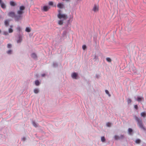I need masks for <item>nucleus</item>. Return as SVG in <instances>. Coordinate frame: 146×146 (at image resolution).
I'll list each match as a JSON object with an SVG mask.
<instances>
[{
    "instance_id": "obj_1",
    "label": "nucleus",
    "mask_w": 146,
    "mask_h": 146,
    "mask_svg": "<svg viewBox=\"0 0 146 146\" xmlns=\"http://www.w3.org/2000/svg\"><path fill=\"white\" fill-rule=\"evenodd\" d=\"M25 7L24 6H20L19 9L17 11V15H15V13L13 11L9 12L8 15L9 17L12 18L14 17L15 20L16 21H18L22 19V15L24 13L23 11L25 9Z\"/></svg>"
},
{
    "instance_id": "obj_2",
    "label": "nucleus",
    "mask_w": 146,
    "mask_h": 146,
    "mask_svg": "<svg viewBox=\"0 0 146 146\" xmlns=\"http://www.w3.org/2000/svg\"><path fill=\"white\" fill-rule=\"evenodd\" d=\"M61 11H58L57 17L59 19L58 21V23L60 25H62L68 18L67 15L61 13Z\"/></svg>"
},
{
    "instance_id": "obj_3",
    "label": "nucleus",
    "mask_w": 146,
    "mask_h": 146,
    "mask_svg": "<svg viewBox=\"0 0 146 146\" xmlns=\"http://www.w3.org/2000/svg\"><path fill=\"white\" fill-rule=\"evenodd\" d=\"M134 118L135 120L137 122V125L139 128L142 129L144 130H145V129L143 126V124L141 120L136 116H134Z\"/></svg>"
},
{
    "instance_id": "obj_4",
    "label": "nucleus",
    "mask_w": 146,
    "mask_h": 146,
    "mask_svg": "<svg viewBox=\"0 0 146 146\" xmlns=\"http://www.w3.org/2000/svg\"><path fill=\"white\" fill-rule=\"evenodd\" d=\"M93 10L95 12L98 11L99 10V6L97 4H94L93 6Z\"/></svg>"
},
{
    "instance_id": "obj_5",
    "label": "nucleus",
    "mask_w": 146,
    "mask_h": 146,
    "mask_svg": "<svg viewBox=\"0 0 146 146\" xmlns=\"http://www.w3.org/2000/svg\"><path fill=\"white\" fill-rule=\"evenodd\" d=\"M50 8V7L48 6H44L42 8L41 10L42 11L46 12L48 11Z\"/></svg>"
},
{
    "instance_id": "obj_6",
    "label": "nucleus",
    "mask_w": 146,
    "mask_h": 146,
    "mask_svg": "<svg viewBox=\"0 0 146 146\" xmlns=\"http://www.w3.org/2000/svg\"><path fill=\"white\" fill-rule=\"evenodd\" d=\"M124 137V136L122 135H121L120 136L117 135H115L114 136V138L115 139L117 140L121 139H122Z\"/></svg>"
},
{
    "instance_id": "obj_7",
    "label": "nucleus",
    "mask_w": 146,
    "mask_h": 146,
    "mask_svg": "<svg viewBox=\"0 0 146 146\" xmlns=\"http://www.w3.org/2000/svg\"><path fill=\"white\" fill-rule=\"evenodd\" d=\"M136 100L138 102H140L141 101H144V99L143 97L138 96L136 98Z\"/></svg>"
},
{
    "instance_id": "obj_8",
    "label": "nucleus",
    "mask_w": 146,
    "mask_h": 146,
    "mask_svg": "<svg viewBox=\"0 0 146 146\" xmlns=\"http://www.w3.org/2000/svg\"><path fill=\"white\" fill-rule=\"evenodd\" d=\"M57 7L60 9H62L64 7V5L63 3H58L57 5Z\"/></svg>"
},
{
    "instance_id": "obj_9",
    "label": "nucleus",
    "mask_w": 146,
    "mask_h": 146,
    "mask_svg": "<svg viewBox=\"0 0 146 146\" xmlns=\"http://www.w3.org/2000/svg\"><path fill=\"white\" fill-rule=\"evenodd\" d=\"M78 74L75 72L73 73L72 74V77L73 79H76L78 76Z\"/></svg>"
},
{
    "instance_id": "obj_10",
    "label": "nucleus",
    "mask_w": 146,
    "mask_h": 146,
    "mask_svg": "<svg viewBox=\"0 0 146 146\" xmlns=\"http://www.w3.org/2000/svg\"><path fill=\"white\" fill-rule=\"evenodd\" d=\"M22 36L21 35H19L18 39L17 40V43H21L22 40Z\"/></svg>"
},
{
    "instance_id": "obj_11",
    "label": "nucleus",
    "mask_w": 146,
    "mask_h": 146,
    "mask_svg": "<svg viewBox=\"0 0 146 146\" xmlns=\"http://www.w3.org/2000/svg\"><path fill=\"white\" fill-rule=\"evenodd\" d=\"M9 21L6 20L4 22V24L6 27H7L9 25Z\"/></svg>"
},
{
    "instance_id": "obj_12",
    "label": "nucleus",
    "mask_w": 146,
    "mask_h": 146,
    "mask_svg": "<svg viewBox=\"0 0 146 146\" xmlns=\"http://www.w3.org/2000/svg\"><path fill=\"white\" fill-rule=\"evenodd\" d=\"M10 28L9 29L8 31L9 33H12L13 31V30L12 29L13 26L12 25H11L10 26Z\"/></svg>"
},
{
    "instance_id": "obj_13",
    "label": "nucleus",
    "mask_w": 146,
    "mask_h": 146,
    "mask_svg": "<svg viewBox=\"0 0 146 146\" xmlns=\"http://www.w3.org/2000/svg\"><path fill=\"white\" fill-rule=\"evenodd\" d=\"M25 31L28 33L30 32L31 31V29L30 27H27L25 29Z\"/></svg>"
},
{
    "instance_id": "obj_14",
    "label": "nucleus",
    "mask_w": 146,
    "mask_h": 146,
    "mask_svg": "<svg viewBox=\"0 0 146 146\" xmlns=\"http://www.w3.org/2000/svg\"><path fill=\"white\" fill-rule=\"evenodd\" d=\"M93 59L94 60V61H96L97 59H98V56L97 54L96 53L93 55Z\"/></svg>"
},
{
    "instance_id": "obj_15",
    "label": "nucleus",
    "mask_w": 146,
    "mask_h": 146,
    "mask_svg": "<svg viewBox=\"0 0 146 146\" xmlns=\"http://www.w3.org/2000/svg\"><path fill=\"white\" fill-rule=\"evenodd\" d=\"M10 4L11 6H15L16 5V4L14 2L11 1L10 2Z\"/></svg>"
},
{
    "instance_id": "obj_16",
    "label": "nucleus",
    "mask_w": 146,
    "mask_h": 146,
    "mask_svg": "<svg viewBox=\"0 0 146 146\" xmlns=\"http://www.w3.org/2000/svg\"><path fill=\"white\" fill-rule=\"evenodd\" d=\"M141 115L143 117H145L146 116V113L145 111L142 112L141 113Z\"/></svg>"
},
{
    "instance_id": "obj_17",
    "label": "nucleus",
    "mask_w": 146,
    "mask_h": 146,
    "mask_svg": "<svg viewBox=\"0 0 146 146\" xmlns=\"http://www.w3.org/2000/svg\"><path fill=\"white\" fill-rule=\"evenodd\" d=\"M31 57L33 58L36 59L37 58V56L35 53H33L31 54Z\"/></svg>"
},
{
    "instance_id": "obj_18",
    "label": "nucleus",
    "mask_w": 146,
    "mask_h": 146,
    "mask_svg": "<svg viewBox=\"0 0 146 146\" xmlns=\"http://www.w3.org/2000/svg\"><path fill=\"white\" fill-rule=\"evenodd\" d=\"M0 4L2 8L3 9H5L6 8V5L3 3L2 2V3H1Z\"/></svg>"
},
{
    "instance_id": "obj_19",
    "label": "nucleus",
    "mask_w": 146,
    "mask_h": 146,
    "mask_svg": "<svg viewBox=\"0 0 146 146\" xmlns=\"http://www.w3.org/2000/svg\"><path fill=\"white\" fill-rule=\"evenodd\" d=\"M101 141L103 142H105L106 141V139L104 137H101Z\"/></svg>"
},
{
    "instance_id": "obj_20",
    "label": "nucleus",
    "mask_w": 146,
    "mask_h": 146,
    "mask_svg": "<svg viewBox=\"0 0 146 146\" xmlns=\"http://www.w3.org/2000/svg\"><path fill=\"white\" fill-rule=\"evenodd\" d=\"M141 141L140 139H137L135 141V143L137 144H139L140 143Z\"/></svg>"
},
{
    "instance_id": "obj_21",
    "label": "nucleus",
    "mask_w": 146,
    "mask_h": 146,
    "mask_svg": "<svg viewBox=\"0 0 146 146\" xmlns=\"http://www.w3.org/2000/svg\"><path fill=\"white\" fill-rule=\"evenodd\" d=\"M97 35L96 34L94 36V40L96 43V40L97 38Z\"/></svg>"
},
{
    "instance_id": "obj_22",
    "label": "nucleus",
    "mask_w": 146,
    "mask_h": 146,
    "mask_svg": "<svg viewBox=\"0 0 146 146\" xmlns=\"http://www.w3.org/2000/svg\"><path fill=\"white\" fill-rule=\"evenodd\" d=\"M106 60L108 62H110L111 61V59L109 57H107L106 58Z\"/></svg>"
},
{
    "instance_id": "obj_23",
    "label": "nucleus",
    "mask_w": 146,
    "mask_h": 146,
    "mask_svg": "<svg viewBox=\"0 0 146 146\" xmlns=\"http://www.w3.org/2000/svg\"><path fill=\"white\" fill-rule=\"evenodd\" d=\"M129 133L130 135H131V133L132 132L133 130L131 128H129L128 130Z\"/></svg>"
},
{
    "instance_id": "obj_24",
    "label": "nucleus",
    "mask_w": 146,
    "mask_h": 146,
    "mask_svg": "<svg viewBox=\"0 0 146 146\" xmlns=\"http://www.w3.org/2000/svg\"><path fill=\"white\" fill-rule=\"evenodd\" d=\"M35 83L36 86H38L39 85L40 82L38 80H36L35 81Z\"/></svg>"
},
{
    "instance_id": "obj_25",
    "label": "nucleus",
    "mask_w": 146,
    "mask_h": 146,
    "mask_svg": "<svg viewBox=\"0 0 146 146\" xmlns=\"http://www.w3.org/2000/svg\"><path fill=\"white\" fill-rule=\"evenodd\" d=\"M112 125V123H111L108 122L106 123V125L107 127H110Z\"/></svg>"
},
{
    "instance_id": "obj_26",
    "label": "nucleus",
    "mask_w": 146,
    "mask_h": 146,
    "mask_svg": "<svg viewBox=\"0 0 146 146\" xmlns=\"http://www.w3.org/2000/svg\"><path fill=\"white\" fill-rule=\"evenodd\" d=\"M82 48L83 50H85L87 48V46L85 45H83L82 46Z\"/></svg>"
},
{
    "instance_id": "obj_27",
    "label": "nucleus",
    "mask_w": 146,
    "mask_h": 146,
    "mask_svg": "<svg viewBox=\"0 0 146 146\" xmlns=\"http://www.w3.org/2000/svg\"><path fill=\"white\" fill-rule=\"evenodd\" d=\"M34 92L35 94H37L38 92V90L37 89H35L34 90Z\"/></svg>"
},
{
    "instance_id": "obj_28",
    "label": "nucleus",
    "mask_w": 146,
    "mask_h": 146,
    "mask_svg": "<svg viewBox=\"0 0 146 146\" xmlns=\"http://www.w3.org/2000/svg\"><path fill=\"white\" fill-rule=\"evenodd\" d=\"M33 125L35 127H38V125L35 122L33 121Z\"/></svg>"
},
{
    "instance_id": "obj_29",
    "label": "nucleus",
    "mask_w": 146,
    "mask_h": 146,
    "mask_svg": "<svg viewBox=\"0 0 146 146\" xmlns=\"http://www.w3.org/2000/svg\"><path fill=\"white\" fill-rule=\"evenodd\" d=\"M17 29L18 31H20L21 30V28L20 27L18 26L17 28Z\"/></svg>"
},
{
    "instance_id": "obj_30",
    "label": "nucleus",
    "mask_w": 146,
    "mask_h": 146,
    "mask_svg": "<svg viewBox=\"0 0 146 146\" xmlns=\"http://www.w3.org/2000/svg\"><path fill=\"white\" fill-rule=\"evenodd\" d=\"M105 92L109 96H110V95L109 94V91L107 90H105Z\"/></svg>"
},
{
    "instance_id": "obj_31",
    "label": "nucleus",
    "mask_w": 146,
    "mask_h": 146,
    "mask_svg": "<svg viewBox=\"0 0 146 146\" xmlns=\"http://www.w3.org/2000/svg\"><path fill=\"white\" fill-rule=\"evenodd\" d=\"M12 52V50H9L7 52V53L8 54H11Z\"/></svg>"
},
{
    "instance_id": "obj_32",
    "label": "nucleus",
    "mask_w": 146,
    "mask_h": 146,
    "mask_svg": "<svg viewBox=\"0 0 146 146\" xmlns=\"http://www.w3.org/2000/svg\"><path fill=\"white\" fill-rule=\"evenodd\" d=\"M7 47L9 48H10L12 47V45L11 44H7Z\"/></svg>"
},
{
    "instance_id": "obj_33",
    "label": "nucleus",
    "mask_w": 146,
    "mask_h": 146,
    "mask_svg": "<svg viewBox=\"0 0 146 146\" xmlns=\"http://www.w3.org/2000/svg\"><path fill=\"white\" fill-rule=\"evenodd\" d=\"M48 4L50 5H53V3L52 1H50L49 2Z\"/></svg>"
},
{
    "instance_id": "obj_34",
    "label": "nucleus",
    "mask_w": 146,
    "mask_h": 146,
    "mask_svg": "<svg viewBox=\"0 0 146 146\" xmlns=\"http://www.w3.org/2000/svg\"><path fill=\"white\" fill-rule=\"evenodd\" d=\"M131 100L130 99L128 98L127 99V102L128 104L130 103L131 102Z\"/></svg>"
},
{
    "instance_id": "obj_35",
    "label": "nucleus",
    "mask_w": 146,
    "mask_h": 146,
    "mask_svg": "<svg viewBox=\"0 0 146 146\" xmlns=\"http://www.w3.org/2000/svg\"><path fill=\"white\" fill-rule=\"evenodd\" d=\"M100 77V76L99 75L96 74V78L98 79Z\"/></svg>"
},
{
    "instance_id": "obj_36",
    "label": "nucleus",
    "mask_w": 146,
    "mask_h": 146,
    "mask_svg": "<svg viewBox=\"0 0 146 146\" xmlns=\"http://www.w3.org/2000/svg\"><path fill=\"white\" fill-rule=\"evenodd\" d=\"M3 34L5 35H8V33L7 32H3Z\"/></svg>"
},
{
    "instance_id": "obj_37",
    "label": "nucleus",
    "mask_w": 146,
    "mask_h": 146,
    "mask_svg": "<svg viewBox=\"0 0 146 146\" xmlns=\"http://www.w3.org/2000/svg\"><path fill=\"white\" fill-rule=\"evenodd\" d=\"M71 21H70V20L69 19V20H68V21H67V23H68V24H70V23H71Z\"/></svg>"
},
{
    "instance_id": "obj_38",
    "label": "nucleus",
    "mask_w": 146,
    "mask_h": 146,
    "mask_svg": "<svg viewBox=\"0 0 146 146\" xmlns=\"http://www.w3.org/2000/svg\"><path fill=\"white\" fill-rule=\"evenodd\" d=\"M134 107L136 110H137L138 109V106L137 105H134Z\"/></svg>"
},
{
    "instance_id": "obj_39",
    "label": "nucleus",
    "mask_w": 146,
    "mask_h": 146,
    "mask_svg": "<svg viewBox=\"0 0 146 146\" xmlns=\"http://www.w3.org/2000/svg\"><path fill=\"white\" fill-rule=\"evenodd\" d=\"M45 74H42L41 76H45Z\"/></svg>"
},
{
    "instance_id": "obj_40",
    "label": "nucleus",
    "mask_w": 146,
    "mask_h": 146,
    "mask_svg": "<svg viewBox=\"0 0 146 146\" xmlns=\"http://www.w3.org/2000/svg\"><path fill=\"white\" fill-rule=\"evenodd\" d=\"M63 1H70V0H62Z\"/></svg>"
},
{
    "instance_id": "obj_41",
    "label": "nucleus",
    "mask_w": 146,
    "mask_h": 146,
    "mask_svg": "<svg viewBox=\"0 0 146 146\" xmlns=\"http://www.w3.org/2000/svg\"><path fill=\"white\" fill-rule=\"evenodd\" d=\"M26 139L24 137L23 138V140L24 141H25Z\"/></svg>"
},
{
    "instance_id": "obj_42",
    "label": "nucleus",
    "mask_w": 146,
    "mask_h": 146,
    "mask_svg": "<svg viewBox=\"0 0 146 146\" xmlns=\"http://www.w3.org/2000/svg\"><path fill=\"white\" fill-rule=\"evenodd\" d=\"M2 1L1 0H0V3L1 4V3H2Z\"/></svg>"
},
{
    "instance_id": "obj_43",
    "label": "nucleus",
    "mask_w": 146,
    "mask_h": 146,
    "mask_svg": "<svg viewBox=\"0 0 146 146\" xmlns=\"http://www.w3.org/2000/svg\"><path fill=\"white\" fill-rule=\"evenodd\" d=\"M71 18L72 19V18H73V16H72L71 17Z\"/></svg>"
},
{
    "instance_id": "obj_44",
    "label": "nucleus",
    "mask_w": 146,
    "mask_h": 146,
    "mask_svg": "<svg viewBox=\"0 0 146 146\" xmlns=\"http://www.w3.org/2000/svg\"><path fill=\"white\" fill-rule=\"evenodd\" d=\"M1 30L0 29V33H1Z\"/></svg>"
}]
</instances>
